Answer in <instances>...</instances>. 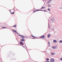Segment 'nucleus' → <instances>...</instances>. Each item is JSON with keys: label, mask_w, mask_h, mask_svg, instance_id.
<instances>
[{"label": "nucleus", "mask_w": 62, "mask_h": 62, "mask_svg": "<svg viewBox=\"0 0 62 62\" xmlns=\"http://www.w3.org/2000/svg\"><path fill=\"white\" fill-rule=\"evenodd\" d=\"M51 62H54V59H52L50 60Z\"/></svg>", "instance_id": "1"}, {"label": "nucleus", "mask_w": 62, "mask_h": 62, "mask_svg": "<svg viewBox=\"0 0 62 62\" xmlns=\"http://www.w3.org/2000/svg\"><path fill=\"white\" fill-rule=\"evenodd\" d=\"M20 45H23V42L21 41V42H20Z\"/></svg>", "instance_id": "2"}, {"label": "nucleus", "mask_w": 62, "mask_h": 62, "mask_svg": "<svg viewBox=\"0 0 62 62\" xmlns=\"http://www.w3.org/2000/svg\"><path fill=\"white\" fill-rule=\"evenodd\" d=\"M51 2H52V0H49L47 2V3H50Z\"/></svg>", "instance_id": "3"}, {"label": "nucleus", "mask_w": 62, "mask_h": 62, "mask_svg": "<svg viewBox=\"0 0 62 62\" xmlns=\"http://www.w3.org/2000/svg\"><path fill=\"white\" fill-rule=\"evenodd\" d=\"M44 37H45V36H44V35H43L41 36L40 38H44Z\"/></svg>", "instance_id": "4"}, {"label": "nucleus", "mask_w": 62, "mask_h": 62, "mask_svg": "<svg viewBox=\"0 0 62 62\" xmlns=\"http://www.w3.org/2000/svg\"><path fill=\"white\" fill-rule=\"evenodd\" d=\"M53 42L54 43H56V42H57V41H56V40H54L53 41Z\"/></svg>", "instance_id": "5"}, {"label": "nucleus", "mask_w": 62, "mask_h": 62, "mask_svg": "<svg viewBox=\"0 0 62 62\" xmlns=\"http://www.w3.org/2000/svg\"><path fill=\"white\" fill-rule=\"evenodd\" d=\"M13 31L14 32H15V33H17V34H19V33L17 32L16 31L14 30H13Z\"/></svg>", "instance_id": "6"}, {"label": "nucleus", "mask_w": 62, "mask_h": 62, "mask_svg": "<svg viewBox=\"0 0 62 62\" xmlns=\"http://www.w3.org/2000/svg\"><path fill=\"white\" fill-rule=\"evenodd\" d=\"M54 19L52 18L51 19V21H52V22H54Z\"/></svg>", "instance_id": "7"}, {"label": "nucleus", "mask_w": 62, "mask_h": 62, "mask_svg": "<svg viewBox=\"0 0 62 62\" xmlns=\"http://www.w3.org/2000/svg\"><path fill=\"white\" fill-rule=\"evenodd\" d=\"M10 13L11 14H14V12L13 13H11V10H10Z\"/></svg>", "instance_id": "8"}, {"label": "nucleus", "mask_w": 62, "mask_h": 62, "mask_svg": "<svg viewBox=\"0 0 62 62\" xmlns=\"http://www.w3.org/2000/svg\"><path fill=\"white\" fill-rule=\"evenodd\" d=\"M52 48H53V49H56V47H55L52 46Z\"/></svg>", "instance_id": "9"}, {"label": "nucleus", "mask_w": 62, "mask_h": 62, "mask_svg": "<svg viewBox=\"0 0 62 62\" xmlns=\"http://www.w3.org/2000/svg\"><path fill=\"white\" fill-rule=\"evenodd\" d=\"M45 8V7H42V8H41V9H42L43 8Z\"/></svg>", "instance_id": "10"}, {"label": "nucleus", "mask_w": 62, "mask_h": 62, "mask_svg": "<svg viewBox=\"0 0 62 62\" xmlns=\"http://www.w3.org/2000/svg\"><path fill=\"white\" fill-rule=\"evenodd\" d=\"M21 40V41H24V39H22Z\"/></svg>", "instance_id": "11"}, {"label": "nucleus", "mask_w": 62, "mask_h": 62, "mask_svg": "<svg viewBox=\"0 0 62 62\" xmlns=\"http://www.w3.org/2000/svg\"><path fill=\"white\" fill-rule=\"evenodd\" d=\"M50 36H50V34H49L47 36V37H48V38H49V37H50Z\"/></svg>", "instance_id": "12"}, {"label": "nucleus", "mask_w": 62, "mask_h": 62, "mask_svg": "<svg viewBox=\"0 0 62 62\" xmlns=\"http://www.w3.org/2000/svg\"><path fill=\"white\" fill-rule=\"evenodd\" d=\"M51 54L52 55H54V53H51Z\"/></svg>", "instance_id": "13"}, {"label": "nucleus", "mask_w": 62, "mask_h": 62, "mask_svg": "<svg viewBox=\"0 0 62 62\" xmlns=\"http://www.w3.org/2000/svg\"><path fill=\"white\" fill-rule=\"evenodd\" d=\"M59 42H60V43H62V41L60 40L59 41Z\"/></svg>", "instance_id": "14"}, {"label": "nucleus", "mask_w": 62, "mask_h": 62, "mask_svg": "<svg viewBox=\"0 0 62 62\" xmlns=\"http://www.w3.org/2000/svg\"><path fill=\"white\" fill-rule=\"evenodd\" d=\"M46 60H47V61H49V59H46Z\"/></svg>", "instance_id": "15"}, {"label": "nucleus", "mask_w": 62, "mask_h": 62, "mask_svg": "<svg viewBox=\"0 0 62 62\" xmlns=\"http://www.w3.org/2000/svg\"><path fill=\"white\" fill-rule=\"evenodd\" d=\"M48 7H51V5H48Z\"/></svg>", "instance_id": "16"}, {"label": "nucleus", "mask_w": 62, "mask_h": 62, "mask_svg": "<svg viewBox=\"0 0 62 62\" xmlns=\"http://www.w3.org/2000/svg\"><path fill=\"white\" fill-rule=\"evenodd\" d=\"M19 36H20V37H22V35H18Z\"/></svg>", "instance_id": "17"}, {"label": "nucleus", "mask_w": 62, "mask_h": 62, "mask_svg": "<svg viewBox=\"0 0 62 62\" xmlns=\"http://www.w3.org/2000/svg\"><path fill=\"white\" fill-rule=\"evenodd\" d=\"M32 37H34V38H36V37L34 36H33V35H32Z\"/></svg>", "instance_id": "18"}, {"label": "nucleus", "mask_w": 62, "mask_h": 62, "mask_svg": "<svg viewBox=\"0 0 62 62\" xmlns=\"http://www.w3.org/2000/svg\"><path fill=\"white\" fill-rule=\"evenodd\" d=\"M48 27H49V28H50V25H49V24H48Z\"/></svg>", "instance_id": "19"}, {"label": "nucleus", "mask_w": 62, "mask_h": 62, "mask_svg": "<svg viewBox=\"0 0 62 62\" xmlns=\"http://www.w3.org/2000/svg\"><path fill=\"white\" fill-rule=\"evenodd\" d=\"M16 25H15L14 26H13V27H16Z\"/></svg>", "instance_id": "20"}, {"label": "nucleus", "mask_w": 62, "mask_h": 62, "mask_svg": "<svg viewBox=\"0 0 62 62\" xmlns=\"http://www.w3.org/2000/svg\"><path fill=\"white\" fill-rule=\"evenodd\" d=\"M3 28H6V27H3Z\"/></svg>", "instance_id": "21"}, {"label": "nucleus", "mask_w": 62, "mask_h": 62, "mask_svg": "<svg viewBox=\"0 0 62 62\" xmlns=\"http://www.w3.org/2000/svg\"><path fill=\"white\" fill-rule=\"evenodd\" d=\"M43 11H45L46 12H47V11H46V10H43Z\"/></svg>", "instance_id": "22"}, {"label": "nucleus", "mask_w": 62, "mask_h": 62, "mask_svg": "<svg viewBox=\"0 0 62 62\" xmlns=\"http://www.w3.org/2000/svg\"><path fill=\"white\" fill-rule=\"evenodd\" d=\"M22 38H24L25 37H24V36H22Z\"/></svg>", "instance_id": "23"}, {"label": "nucleus", "mask_w": 62, "mask_h": 62, "mask_svg": "<svg viewBox=\"0 0 62 62\" xmlns=\"http://www.w3.org/2000/svg\"><path fill=\"white\" fill-rule=\"evenodd\" d=\"M48 43L49 45H50V43L48 41Z\"/></svg>", "instance_id": "24"}, {"label": "nucleus", "mask_w": 62, "mask_h": 62, "mask_svg": "<svg viewBox=\"0 0 62 62\" xmlns=\"http://www.w3.org/2000/svg\"><path fill=\"white\" fill-rule=\"evenodd\" d=\"M48 11H50V9L49 8L48 9Z\"/></svg>", "instance_id": "25"}, {"label": "nucleus", "mask_w": 62, "mask_h": 62, "mask_svg": "<svg viewBox=\"0 0 62 62\" xmlns=\"http://www.w3.org/2000/svg\"><path fill=\"white\" fill-rule=\"evenodd\" d=\"M46 62H50L49 61H46Z\"/></svg>", "instance_id": "26"}, {"label": "nucleus", "mask_w": 62, "mask_h": 62, "mask_svg": "<svg viewBox=\"0 0 62 62\" xmlns=\"http://www.w3.org/2000/svg\"><path fill=\"white\" fill-rule=\"evenodd\" d=\"M37 10V11H40V10Z\"/></svg>", "instance_id": "27"}, {"label": "nucleus", "mask_w": 62, "mask_h": 62, "mask_svg": "<svg viewBox=\"0 0 62 62\" xmlns=\"http://www.w3.org/2000/svg\"><path fill=\"white\" fill-rule=\"evenodd\" d=\"M36 12V11H34L33 12L34 13V12Z\"/></svg>", "instance_id": "28"}, {"label": "nucleus", "mask_w": 62, "mask_h": 62, "mask_svg": "<svg viewBox=\"0 0 62 62\" xmlns=\"http://www.w3.org/2000/svg\"><path fill=\"white\" fill-rule=\"evenodd\" d=\"M60 60H61L62 61V58L60 59Z\"/></svg>", "instance_id": "29"}, {"label": "nucleus", "mask_w": 62, "mask_h": 62, "mask_svg": "<svg viewBox=\"0 0 62 62\" xmlns=\"http://www.w3.org/2000/svg\"><path fill=\"white\" fill-rule=\"evenodd\" d=\"M52 29V30H53V31H54V29Z\"/></svg>", "instance_id": "30"}, {"label": "nucleus", "mask_w": 62, "mask_h": 62, "mask_svg": "<svg viewBox=\"0 0 62 62\" xmlns=\"http://www.w3.org/2000/svg\"><path fill=\"white\" fill-rule=\"evenodd\" d=\"M24 48V46H22Z\"/></svg>", "instance_id": "31"}, {"label": "nucleus", "mask_w": 62, "mask_h": 62, "mask_svg": "<svg viewBox=\"0 0 62 62\" xmlns=\"http://www.w3.org/2000/svg\"><path fill=\"white\" fill-rule=\"evenodd\" d=\"M40 10L41 11H43V10Z\"/></svg>", "instance_id": "32"}, {"label": "nucleus", "mask_w": 62, "mask_h": 62, "mask_svg": "<svg viewBox=\"0 0 62 62\" xmlns=\"http://www.w3.org/2000/svg\"><path fill=\"white\" fill-rule=\"evenodd\" d=\"M32 39H34V38H32Z\"/></svg>", "instance_id": "33"}, {"label": "nucleus", "mask_w": 62, "mask_h": 62, "mask_svg": "<svg viewBox=\"0 0 62 62\" xmlns=\"http://www.w3.org/2000/svg\"><path fill=\"white\" fill-rule=\"evenodd\" d=\"M14 9H13V10H14Z\"/></svg>", "instance_id": "34"}]
</instances>
